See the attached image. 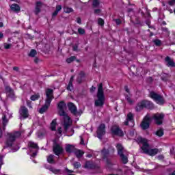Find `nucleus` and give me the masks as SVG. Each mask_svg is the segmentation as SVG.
I'll use <instances>...</instances> for the list:
<instances>
[{
  "label": "nucleus",
  "mask_w": 175,
  "mask_h": 175,
  "mask_svg": "<svg viewBox=\"0 0 175 175\" xmlns=\"http://www.w3.org/2000/svg\"><path fill=\"white\" fill-rule=\"evenodd\" d=\"M27 105L29 107L32 108V106L31 105V101L30 100L27 101Z\"/></svg>",
  "instance_id": "52"
},
{
  "label": "nucleus",
  "mask_w": 175,
  "mask_h": 175,
  "mask_svg": "<svg viewBox=\"0 0 175 175\" xmlns=\"http://www.w3.org/2000/svg\"><path fill=\"white\" fill-rule=\"evenodd\" d=\"M21 131H14L12 133H7V141L6 144L8 147H12L13 143L16 142V139H18L21 136Z\"/></svg>",
  "instance_id": "4"
},
{
  "label": "nucleus",
  "mask_w": 175,
  "mask_h": 175,
  "mask_svg": "<svg viewBox=\"0 0 175 175\" xmlns=\"http://www.w3.org/2000/svg\"><path fill=\"white\" fill-rule=\"evenodd\" d=\"M5 91L7 92H12L13 90L12 89V88L9 87V86H6L5 87Z\"/></svg>",
  "instance_id": "45"
},
{
  "label": "nucleus",
  "mask_w": 175,
  "mask_h": 175,
  "mask_svg": "<svg viewBox=\"0 0 175 175\" xmlns=\"http://www.w3.org/2000/svg\"><path fill=\"white\" fill-rule=\"evenodd\" d=\"M57 133L60 136H62V127H58L57 128Z\"/></svg>",
  "instance_id": "47"
},
{
  "label": "nucleus",
  "mask_w": 175,
  "mask_h": 175,
  "mask_svg": "<svg viewBox=\"0 0 175 175\" xmlns=\"http://www.w3.org/2000/svg\"><path fill=\"white\" fill-rule=\"evenodd\" d=\"M73 166L75 169H79V167H81V164L79 162H75L73 163Z\"/></svg>",
  "instance_id": "39"
},
{
  "label": "nucleus",
  "mask_w": 175,
  "mask_h": 175,
  "mask_svg": "<svg viewBox=\"0 0 175 175\" xmlns=\"http://www.w3.org/2000/svg\"><path fill=\"white\" fill-rule=\"evenodd\" d=\"M101 12H102V10L100 9H96L94 10V14H100Z\"/></svg>",
  "instance_id": "48"
},
{
  "label": "nucleus",
  "mask_w": 175,
  "mask_h": 175,
  "mask_svg": "<svg viewBox=\"0 0 175 175\" xmlns=\"http://www.w3.org/2000/svg\"><path fill=\"white\" fill-rule=\"evenodd\" d=\"M118 150V154L120 157L122 163H128V154L124 146L121 144H118L116 146Z\"/></svg>",
  "instance_id": "5"
},
{
  "label": "nucleus",
  "mask_w": 175,
  "mask_h": 175,
  "mask_svg": "<svg viewBox=\"0 0 175 175\" xmlns=\"http://www.w3.org/2000/svg\"><path fill=\"white\" fill-rule=\"evenodd\" d=\"M62 10V6L61 5H58L56 6V11L57 12H61V10Z\"/></svg>",
  "instance_id": "46"
},
{
  "label": "nucleus",
  "mask_w": 175,
  "mask_h": 175,
  "mask_svg": "<svg viewBox=\"0 0 175 175\" xmlns=\"http://www.w3.org/2000/svg\"><path fill=\"white\" fill-rule=\"evenodd\" d=\"M1 27H3V23L2 22L0 23V28H1Z\"/></svg>",
  "instance_id": "61"
},
{
  "label": "nucleus",
  "mask_w": 175,
  "mask_h": 175,
  "mask_svg": "<svg viewBox=\"0 0 175 175\" xmlns=\"http://www.w3.org/2000/svg\"><path fill=\"white\" fill-rule=\"evenodd\" d=\"M77 23L78 24H81V19L80 18V17H78V18H77Z\"/></svg>",
  "instance_id": "53"
},
{
  "label": "nucleus",
  "mask_w": 175,
  "mask_h": 175,
  "mask_svg": "<svg viewBox=\"0 0 175 175\" xmlns=\"http://www.w3.org/2000/svg\"><path fill=\"white\" fill-rule=\"evenodd\" d=\"M66 172H67L68 173H73V171H72L68 168H66Z\"/></svg>",
  "instance_id": "55"
},
{
  "label": "nucleus",
  "mask_w": 175,
  "mask_h": 175,
  "mask_svg": "<svg viewBox=\"0 0 175 175\" xmlns=\"http://www.w3.org/2000/svg\"><path fill=\"white\" fill-rule=\"evenodd\" d=\"M77 49H79V46H77V45H75L72 47L73 51H77Z\"/></svg>",
  "instance_id": "51"
},
{
  "label": "nucleus",
  "mask_w": 175,
  "mask_h": 175,
  "mask_svg": "<svg viewBox=\"0 0 175 175\" xmlns=\"http://www.w3.org/2000/svg\"><path fill=\"white\" fill-rule=\"evenodd\" d=\"M64 13H72L73 12V8L68 6H64Z\"/></svg>",
  "instance_id": "30"
},
{
  "label": "nucleus",
  "mask_w": 175,
  "mask_h": 175,
  "mask_svg": "<svg viewBox=\"0 0 175 175\" xmlns=\"http://www.w3.org/2000/svg\"><path fill=\"white\" fill-rule=\"evenodd\" d=\"M172 175H175V171L173 172V173L172 174Z\"/></svg>",
  "instance_id": "64"
},
{
  "label": "nucleus",
  "mask_w": 175,
  "mask_h": 175,
  "mask_svg": "<svg viewBox=\"0 0 175 175\" xmlns=\"http://www.w3.org/2000/svg\"><path fill=\"white\" fill-rule=\"evenodd\" d=\"M137 142L143 144L142 149L144 151V154H148V155H150L152 157L158 154L159 150L157 148L150 149L148 141L146 139L139 137L137 138Z\"/></svg>",
  "instance_id": "2"
},
{
  "label": "nucleus",
  "mask_w": 175,
  "mask_h": 175,
  "mask_svg": "<svg viewBox=\"0 0 175 175\" xmlns=\"http://www.w3.org/2000/svg\"><path fill=\"white\" fill-rule=\"evenodd\" d=\"M46 96L45 102H47L48 104L51 103V101L54 99V91L53 89H47L46 90Z\"/></svg>",
  "instance_id": "12"
},
{
  "label": "nucleus",
  "mask_w": 175,
  "mask_h": 175,
  "mask_svg": "<svg viewBox=\"0 0 175 175\" xmlns=\"http://www.w3.org/2000/svg\"><path fill=\"white\" fill-rule=\"evenodd\" d=\"M68 107L72 114H74V116L77 115V107H76V105H75L73 103H69L68 104Z\"/></svg>",
  "instance_id": "18"
},
{
  "label": "nucleus",
  "mask_w": 175,
  "mask_h": 175,
  "mask_svg": "<svg viewBox=\"0 0 175 175\" xmlns=\"http://www.w3.org/2000/svg\"><path fill=\"white\" fill-rule=\"evenodd\" d=\"M114 21L118 25H120V24H121V20L120 19H115Z\"/></svg>",
  "instance_id": "50"
},
{
  "label": "nucleus",
  "mask_w": 175,
  "mask_h": 175,
  "mask_svg": "<svg viewBox=\"0 0 175 175\" xmlns=\"http://www.w3.org/2000/svg\"><path fill=\"white\" fill-rule=\"evenodd\" d=\"M35 55H36V50L32 49V50L30 51V53H29V56L33 57H35Z\"/></svg>",
  "instance_id": "36"
},
{
  "label": "nucleus",
  "mask_w": 175,
  "mask_h": 175,
  "mask_svg": "<svg viewBox=\"0 0 175 175\" xmlns=\"http://www.w3.org/2000/svg\"><path fill=\"white\" fill-rule=\"evenodd\" d=\"M42 3L40 1H38L36 4V9H35V14H39L40 12V9H42Z\"/></svg>",
  "instance_id": "23"
},
{
  "label": "nucleus",
  "mask_w": 175,
  "mask_h": 175,
  "mask_svg": "<svg viewBox=\"0 0 175 175\" xmlns=\"http://www.w3.org/2000/svg\"><path fill=\"white\" fill-rule=\"evenodd\" d=\"M39 98H40V94H36L34 95H32L30 97V99H31V100L35 101V100H38V99H39Z\"/></svg>",
  "instance_id": "31"
},
{
  "label": "nucleus",
  "mask_w": 175,
  "mask_h": 175,
  "mask_svg": "<svg viewBox=\"0 0 175 175\" xmlns=\"http://www.w3.org/2000/svg\"><path fill=\"white\" fill-rule=\"evenodd\" d=\"M51 170L53 172V173H55V174H59V173H61V170L51 168Z\"/></svg>",
  "instance_id": "41"
},
{
  "label": "nucleus",
  "mask_w": 175,
  "mask_h": 175,
  "mask_svg": "<svg viewBox=\"0 0 175 175\" xmlns=\"http://www.w3.org/2000/svg\"><path fill=\"white\" fill-rule=\"evenodd\" d=\"M150 95V98L155 100L156 103H157L158 105H163L165 103V99L163 98V96L154 92H151Z\"/></svg>",
  "instance_id": "7"
},
{
  "label": "nucleus",
  "mask_w": 175,
  "mask_h": 175,
  "mask_svg": "<svg viewBox=\"0 0 175 175\" xmlns=\"http://www.w3.org/2000/svg\"><path fill=\"white\" fill-rule=\"evenodd\" d=\"M106 125L101 124L97 130V137L98 139H102V137L106 133Z\"/></svg>",
  "instance_id": "13"
},
{
  "label": "nucleus",
  "mask_w": 175,
  "mask_h": 175,
  "mask_svg": "<svg viewBox=\"0 0 175 175\" xmlns=\"http://www.w3.org/2000/svg\"><path fill=\"white\" fill-rule=\"evenodd\" d=\"M95 90H96V88L92 86L91 88V91H95Z\"/></svg>",
  "instance_id": "60"
},
{
  "label": "nucleus",
  "mask_w": 175,
  "mask_h": 175,
  "mask_svg": "<svg viewBox=\"0 0 175 175\" xmlns=\"http://www.w3.org/2000/svg\"><path fill=\"white\" fill-rule=\"evenodd\" d=\"M53 151L55 155L59 156L64 152V148L62 147V145L55 142L53 146Z\"/></svg>",
  "instance_id": "9"
},
{
  "label": "nucleus",
  "mask_w": 175,
  "mask_h": 175,
  "mask_svg": "<svg viewBox=\"0 0 175 175\" xmlns=\"http://www.w3.org/2000/svg\"><path fill=\"white\" fill-rule=\"evenodd\" d=\"M51 104V103H49L48 104L47 101H45L44 105L42 108H40V109L39 111L40 114H43V113H45L46 111L47 110V109H49V107H50Z\"/></svg>",
  "instance_id": "22"
},
{
  "label": "nucleus",
  "mask_w": 175,
  "mask_h": 175,
  "mask_svg": "<svg viewBox=\"0 0 175 175\" xmlns=\"http://www.w3.org/2000/svg\"><path fill=\"white\" fill-rule=\"evenodd\" d=\"M34 62H36V64H38V62H39V59L36 58V59H34Z\"/></svg>",
  "instance_id": "59"
},
{
  "label": "nucleus",
  "mask_w": 175,
  "mask_h": 175,
  "mask_svg": "<svg viewBox=\"0 0 175 175\" xmlns=\"http://www.w3.org/2000/svg\"><path fill=\"white\" fill-rule=\"evenodd\" d=\"M81 144H84V140H83V138H81Z\"/></svg>",
  "instance_id": "62"
},
{
  "label": "nucleus",
  "mask_w": 175,
  "mask_h": 175,
  "mask_svg": "<svg viewBox=\"0 0 175 175\" xmlns=\"http://www.w3.org/2000/svg\"><path fill=\"white\" fill-rule=\"evenodd\" d=\"M165 61L167 62V66H171L172 68H174L175 64L174 61L170 58V57L167 56L165 57Z\"/></svg>",
  "instance_id": "20"
},
{
  "label": "nucleus",
  "mask_w": 175,
  "mask_h": 175,
  "mask_svg": "<svg viewBox=\"0 0 175 175\" xmlns=\"http://www.w3.org/2000/svg\"><path fill=\"white\" fill-rule=\"evenodd\" d=\"M135 135V132L130 131V136H133Z\"/></svg>",
  "instance_id": "58"
},
{
  "label": "nucleus",
  "mask_w": 175,
  "mask_h": 175,
  "mask_svg": "<svg viewBox=\"0 0 175 175\" xmlns=\"http://www.w3.org/2000/svg\"><path fill=\"white\" fill-rule=\"evenodd\" d=\"M12 46V44L4 43V49H5V50H9Z\"/></svg>",
  "instance_id": "42"
},
{
  "label": "nucleus",
  "mask_w": 175,
  "mask_h": 175,
  "mask_svg": "<svg viewBox=\"0 0 175 175\" xmlns=\"http://www.w3.org/2000/svg\"><path fill=\"white\" fill-rule=\"evenodd\" d=\"M110 150L111 151V152H114V148L111 147L108 150L103 149L102 150L101 154L103 155V159H106V158H107V157H109V154L110 152Z\"/></svg>",
  "instance_id": "19"
},
{
  "label": "nucleus",
  "mask_w": 175,
  "mask_h": 175,
  "mask_svg": "<svg viewBox=\"0 0 175 175\" xmlns=\"http://www.w3.org/2000/svg\"><path fill=\"white\" fill-rule=\"evenodd\" d=\"M85 77V73H84V72L83 71H81L77 79V83H79V84L83 83V79H84Z\"/></svg>",
  "instance_id": "21"
},
{
  "label": "nucleus",
  "mask_w": 175,
  "mask_h": 175,
  "mask_svg": "<svg viewBox=\"0 0 175 175\" xmlns=\"http://www.w3.org/2000/svg\"><path fill=\"white\" fill-rule=\"evenodd\" d=\"M153 42L155 44V46H157L159 47V46H161L162 44V42H161L160 40H154Z\"/></svg>",
  "instance_id": "37"
},
{
  "label": "nucleus",
  "mask_w": 175,
  "mask_h": 175,
  "mask_svg": "<svg viewBox=\"0 0 175 175\" xmlns=\"http://www.w3.org/2000/svg\"><path fill=\"white\" fill-rule=\"evenodd\" d=\"M163 118H165V115L163 113H154L152 116V119L154 120L155 124L157 125H162V123L163 122Z\"/></svg>",
  "instance_id": "8"
},
{
  "label": "nucleus",
  "mask_w": 175,
  "mask_h": 175,
  "mask_svg": "<svg viewBox=\"0 0 175 175\" xmlns=\"http://www.w3.org/2000/svg\"><path fill=\"white\" fill-rule=\"evenodd\" d=\"M19 113L21 116V120H25V118H28V109L25 107H21L19 110Z\"/></svg>",
  "instance_id": "14"
},
{
  "label": "nucleus",
  "mask_w": 175,
  "mask_h": 175,
  "mask_svg": "<svg viewBox=\"0 0 175 175\" xmlns=\"http://www.w3.org/2000/svg\"><path fill=\"white\" fill-rule=\"evenodd\" d=\"M169 5L170 6H174V5H175V0H171L168 2Z\"/></svg>",
  "instance_id": "49"
},
{
  "label": "nucleus",
  "mask_w": 175,
  "mask_h": 175,
  "mask_svg": "<svg viewBox=\"0 0 175 175\" xmlns=\"http://www.w3.org/2000/svg\"><path fill=\"white\" fill-rule=\"evenodd\" d=\"M57 109L59 116L64 118V131H68V129H69V126L72 125V120H70V118H69L66 114V112H65V110H66V104L65 102L60 101L57 104Z\"/></svg>",
  "instance_id": "1"
},
{
  "label": "nucleus",
  "mask_w": 175,
  "mask_h": 175,
  "mask_svg": "<svg viewBox=\"0 0 175 175\" xmlns=\"http://www.w3.org/2000/svg\"><path fill=\"white\" fill-rule=\"evenodd\" d=\"M87 157H88V158H91V157H92V154H88Z\"/></svg>",
  "instance_id": "63"
},
{
  "label": "nucleus",
  "mask_w": 175,
  "mask_h": 175,
  "mask_svg": "<svg viewBox=\"0 0 175 175\" xmlns=\"http://www.w3.org/2000/svg\"><path fill=\"white\" fill-rule=\"evenodd\" d=\"M105 94L103 93V85L100 83L98 88L97 99L95 100L94 105L96 107H103L105 105Z\"/></svg>",
  "instance_id": "3"
},
{
  "label": "nucleus",
  "mask_w": 175,
  "mask_h": 175,
  "mask_svg": "<svg viewBox=\"0 0 175 175\" xmlns=\"http://www.w3.org/2000/svg\"><path fill=\"white\" fill-rule=\"evenodd\" d=\"M112 133L116 136H124V132L118 126H113L111 129Z\"/></svg>",
  "instance_id": "15"
},
{
  "label": "nucleus",
  "mask_w": 175,
  "mask_h": 175,
  "mask_svg": "<svg viewBox=\"0 0 175 175\" xmlns=\"http://www.w3.org/2000/svg\"><path fill=\"white\" fill-rule=\"evenodd\" d=\"M144 107L145 109H150V110H152V109H154V104L151 103V101L143 100L137 104L135 110L136 111H142Z\"/></svg>",
  "instance_id": "6"
},
{
  "label": "nucleus",
  "mask_w": 175,
  "mask_h": 175,
  "mask_svg": "<svg viewBox=\"0 0 175 175\" xmlns=\"http://www.w3.org/2000/svg\"><path fill=\"white\" fill-rule=\"evenodd\" d=\"M28 147L30 150V151H32V150H35V152L32 153L31 157H36L38 155V151H39V146H38V144L29 141L28 142Z\"/></svg>",
  "instance_id": "10"
},
{
  "label": "nucleus",
  "mask_w": 175,
  "mask_h": 175,
  "mask_svg": "<svg viewBox=\"0 0 175 175\" xmlns=\"http://www.w3.org/2000/svg\"><path fill=\"white\" fill-rule=\"evenodd\" d=\"M54 158H55V156L54 154H50L47 157V162L49 163L55 164V160H54Z\"/></svg>",
  "instance_id": "25"
},
{
  "label": "nucleus",
  "mask_w": 175,
  "mask_h": 175,
  "mask_svg": "<svg viewBox=\"0 0 175 175\" xmlns=\"http://www.w3.org/2000/svg\"><path fill=\"white\" fill-rule=\"evenodd\" d=\"M83 154H84V152L81 151V150H77L75 152V155H76L77 158H81V157H82V155H83Z\"/></svg>",
  "instance_id": "33"
},
{
  "label": "nucleus",
  "mask_w": 175,
  "mask_h": 175,
  "mask_svg": "<svg viewBox=\"0 0 175 175\" xmlns=\"http://www.w3.org/2000/svg\"><path fill=\"white\" fill-rule=\"evenodd\" d=\"M58 11L55 10L53 13V16L55 17V16H57L58 14Z\"/></svg>",
  "instance_id": "54"
},
{
  "label": "nucleus",
  "mask_w": 175,
  "mask_h": 175,
  "mask_svg": "<svg viewBox=\"0 0 175 175\" xmlns=\"http://www.w3.org/2000/svg\"><path fill=\"white\" fill-rule=\"evenodd\" d=\"M75 150V146L72 145H66V152H72Z\"/></svg>",
  "instance_id": "29"
},
{
  "label": "nucleus",
  "mask_w": 175,
  "mask_h": 175,
  "mask_svg": "<svg viewBox=\"0 0 175 175\" xmlns=\"http://www.w3.org/2000/svg\"><path fill=\"white\" fill-rule=\"evenodd\" d=\"M130 123V124H129ZM124 125H129L130 126H133L134 124H133V115L132 114V113H129L127 115V118L126 120V121L124 122Z\"/></svg>",
  "instance_id": "17"
},
{
  "label": "nucleus",
  "mask_w": 175,
  "mask_h": 175,
  "mask_svg": "<svg viewBox=\"0 0 175 175\" xmlns=\"http://www.w3.org/2000/svg\"><path fill=\"white\" fill-rule=\"evenodd\" d=\"M2 120L3 125H6L8 124V119H6V116H3Z\"/></svg>",
  "instance_id": "43"
},
{
  "label": "nucleus",
  "mask_w": 175,
  "mask_h": 175,
  "mask_svg": "<svg viewBox=\"0 0 175 175\" xmlns=\"http://www.w3.org/2000/svg\"><path fill=\"white\" fill-rule=\"evenodd\" d=\"M75 59H76V57L72 56V57H71L67 59H66V62H67L68 64H70V63L73 62V61H75Z\"/></svg>",
  "instance_id": "35"
},
{
  "label": "nucleus",
  "mask_w": 175,
  "mask_h": 175,
  "mask_svg": "<svg viewBox=\"0 0 175 175\" xmlns=\"http://www.w3.org/2000/svg\"><path fill=\"white\" fill-rule=\"evenodd\" d=\"M2 165H3V156L0 154V169L2 167Z\"/></svg>",
  "instance_id": "44"
},
{
  "label": "nucleus",
  "mask_w": 175,
  "mask_h": 175,
  "mask_svg": "<svg viewBox=\"0 0 175 175\" xmlns=\"http://www.w3.org/2000/svg\"><path fill=\"white\" fill-rule=\"evenodd\" d=\"M78 33H79V35H84L85 33V30H84V29L80 27L78 29Z\"/></svg>",
  "instance_id": "38"
},
{
  "label": "nucleus",
  "mask_w": 175,
  "mask_h": 175,
  "mask_svg": "<svg viewBox=\"0 0 175 175\" xmlns=\"http://www.w3.org/2000/svg\"><path fill=\"white\" fill-rule=\"evenodd\" d=\"M10 8L13 10V12H20V6H18L17 4L11 5Z\"/></svg>",
  "instance_id": "28"
},
{
  "label": "nucleus",
  "mask_w": 175,
  "mask_h": 175,
  "mask_svg": "<svg viewBox=\"0 0 175 175\" xmlns=\"http://www.w3.org/2000/svg\"><path fill=\"white\" fill-rule=\"evenodd\" d=\"M75 79V76H72L70 79V81L68 83V85L67 87V90L68 91H72L73 90V79Z\"/></svg>",
  "instance_id": "24"
},
{
  "label": "nucleus",
  "mask_w": 175,
  "mask_h": 175,
  "mask_svg": "<svg viewBox=\"0 0 175 175\" xmlns=\"http://www.w3.org/2000/svg\"><path fill=\"white\" fill-rule=\"evenodd\" d=\"M124 90L126 92H127V94H125V99L127 100L129 105H133V100H132V94H131V93L129 92V88H128V86H125Z\"/></svg>",
  "instance_id": "16"
},
{
  "label": "nucleus",
  "mask_w": 175,
  "mask_h": 175,
  "mask_svg": "<svg viewBox=\"0 0 175 175\" xmlns=\"http://www.w3.org/2000/svg\"><path fill=\"white\" fill-rule=\"evenodd\" d=\"M157 136H159V137L163 136V130L159 129L156 132Z\"/></svg>",
  "instance_id": "34"
},
{
  "label": "nucleus",
  "mask_w": 175,
  "mask_h": 175,
  "mask_svg": "<svg viewBox=\"0 0 175 175\" xmlns=\"http://www.w3.org/2000/svg\"><path fill=\"white\" fill-rule=\"evenodd\" d=\"M151 122V118L147 115L144 118L142 122L141 123V128L144 130L148 129L150 128V124Z\"/></svg>",
  "instance_id": "11"
},
{
  "label": "nucleus",
  "mask_w": 175,
  "mask_h": 175,
  "mask_svg": "<svg viewBox=\"0 0 175 175\" xmlns=\"http://www.w3.org/2000/svg\"><path fill=\"white\" fill-rule=\"evenodd\" d=\"M13 70H15L16 72H18V67L17 66L14 67Z\"/></svg>",
  "instance_id": "56"
},
{
  "label": "nucleus",
  "mask_w": 175,
  "mask_h": 175,
  "mask_svg": "<svg viewBox=\"0 0 175 175\" xmlns=\"http://www.w3.org/2000/svg\"><path fill=\"white\" fill-rule=\"evenodd\" d=\"M84 167H85V169H94V164H92V163L91 161H87L85 163Z\"/></svg>",
  "instance_id": "27"
},
{
  "label": "nucleus",
  "mask_w": 175,
  "mask_h": 175,
  "mask_svg": "<svg viewBox=\"0 0 175 175\" xmlns=\"http://www.w3.org/2000/svg\"><path fill=\"white\" fill-rule=\"evenodd\" d=\"M98 25L103 26L105 25V21H103L102 18H99L98 20Z\"/></svg>",
  "instance_id": "40"
},
{
  "label": "nucleus",
  "mask_w": 175,
  "mask_h": 175,
  "mask_svg": "<svg viewBox=\"0 0 175 175\" xmlns=\"http://www.w3.org/2000/svg\"><path fill=\"white\" fill-rule=\"evenodd\" d=\"M99 5H100V1H99V0H93V8H99Z\"/></svg>",
  "instance_id": "32"
},
{
  "label": "nucleus",
  "mask_w": 175,
  "mask_h": 175,
  "mask_svg": "<svg viewBox=\"0 0 175 175\" xmlns=\"http://www.w3.org/2000/svg\"><path fill=\"white\" fill-rule=\"evenodd\" d=\"M51 129L52 131H57V119H54L51 123Z\"/></svg>",
  "instance_id": "26"
},
{
  "label": "nucleus",
  "mask_w": 175,
  "mask_h": 175,
  "mask_svg": "<svg viewBox=\"0 0 175 175\" xmlns=\"http://www.w3.org/2000/svg\"><path fill=\"white\" fill-rule=\"evenodd\" d=\"M0 39H3V33L0 31Z\"/></svg>",
  "instance_id": "57"
}]
</instances>
